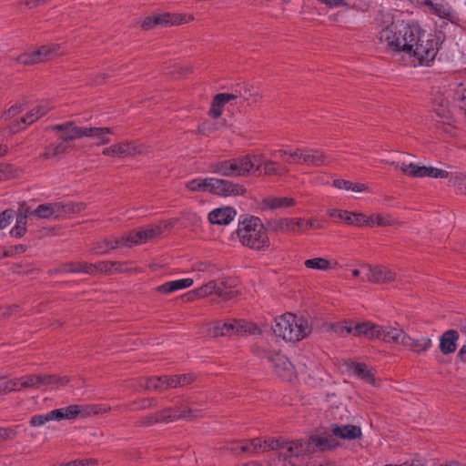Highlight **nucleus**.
I'll return each instance as SVG.
<instances>
[{
    "label": "nucleus",
    "instance_id": "f257e3e1",
    "mask_svg": "<svg viewBox=\"0 0 466 466\" xmlns=\"http://www.w3.org/2000/svg\"><path fill=\"white\" fill-rule=\"evenodd\" d=\"M377 21L380 22L378 37L381 43H386L393 51L406 53L420 66H429L433 61L439 43L419 25L394 19L390 14H381Z\"/></svg>",
    "mask_w": 466,
    "mask_h": 466
},
{
    "label": "nucleus",
    "instance_id": "f03ea898",
    "mask_svg": "<svg viewBox=\"0 0 466 466\" xmlns=\"http://www.w3.org/2000/svg\"><path fill=\"white\" fill-rule=\"evenodd\" d=\"M272 330L276 336L287 341H299L310 334L311 328L306 319L285 313L276 318Z\"/></svg>",
    "mask_w": 466,
    "mask_h": 466
},
{
    "label": "nucleus",
    "instance_id": "7ed1b4c3",
    "mask_svg": "<svg viewBox=\"0 0 466 466\" xmlns=\"http://www.w3.org/2000/svg\"><path fill=\"white\" fill-rule=\"evenodd\" d=\"M237 235L240 242L250 248L259 250L268 247L267 230L258 218L251 217L239 222Z\"/></svg>",
    "mask_w": 466,
    "mask_h": 466
},
{
    "label": "nucleus",
    "instance_id": "20e7f679",
    "mask_svg": "<svg viewBox=\"0 0 466 466\" xmlns=\"http://www.w3.org/2000/svg\"><path fill=\"white\" fill-rule=\"evenodd\" d=\"M330 448L331 444L328 438L317 435L311 436L308 440L284 441L283 445V451L288 454L289 460Z\"/></svg>",
    "mask_w": 466,
    "mask_h": 466
},
{
    "label": "nucleus",
    "instance_id": "39448f33",
    "mask_svg": "<svg viewBox=\"0 0 466 466\" xmlns=\"http://www.w3.org/2000/svg\"><path fill=\"white\" fill-rule=\"evenodd\" d=\"M258 327L251 322L242 319H229L228 321H215L208 325V334L212 338L232 335L254 334Z\"/></svg>",
    "mask_w": 466,
    "mask_h": 466
},
{
    "label": "nucleus",
    "instance_id": "423d86ee",
    "mask_svg": "<svg viewBox=\"0 0 466 466\" xmlns=\"http://www.w3.org/2000/svg\"><path fill=\"white\" fill-rule=\"evenodd\" d=\"M149 147L137 141L123 140L103 149L104 156L125 158L147 154Z\"/></svg>",
    "mask_w": 466,
    "mask_h": 466
},
{
    "label": "nucleus",
    "instance_id": "0eeeda50",
    "mask_svg": "<svg viewBox=\"0 0 466 466\" xmlns=\"http://www.w3.org/2000/svg\"><path fill=\"white\" fill-rule=\"evenodd\" d=\"M217 295L222 300H230L238 296V290L233 289V286L226 279L210 280L195 289V295L198 299L210 295Z\"/></svg>",
    "mask_w": 466,
    "mask_h": 466
},
{
    "label": "nucleus",
    "instance_id": "6e6552de",
    "mask_svg": "<svg viewBox=\"0 0 466 466\" xmlns=\"http://www.w3.org/2000/svg\"><path fill=\"white\" fill-rule=\"evenodd\" d=\"M392 165H395L396 167H399L405 175L411 177H433V178H447L449 177V172L444 169L433 167H426V166H419L414 163H395L392 162Z\"/></svg>",
    "mask_w": 466,
    "mask_h": 466
},
{
    "label": "nucleus",
    "instance_id": "1a4fd4ad",
    "mask_svg": "<svg viewBox=\"0 0 466 466\" xmlns=\"http://www.w3.org/2000/svg\"><path fill=\"white\" fill-rule=\"evenodd\" d=\"M267 359L272 363L276 375L283 380L291 381L296 377L295 368L285 355L268 353Z\"/></svg>",
    "mask_w": 466,
    "mask_h": 466
},
{
    "label": "nucleus",
    "instance_id": "9d476101",
    "mask_svg": "<svg viewBox=\"0 0 466 466\" xmlns=\"http://www.w3.org/2000/svg\"><path fill=\"white\" fill-rule=\"evenodd\" d=\"M363 268L368 269L366 274V280L370 283H383L388 284L397 280L396 271L384 265H370L365 264Z\"/></svg>",
    "mask_w": 466,
    "mask_h": 466
},
{
    "label": "nucleus",
    "instance_id": "9b49d317",
    "mask_svg": "<svg viewBox=\"0 0 466 466\" xmlns=\"http://www.w3.org/2000/svg\"><path fill=\"white\" fill-rule=\"evenodd\" d=\"M246 192L243 186L226 179L211 177L210 193L220 197L240 196Z\"/></svg>",
    "mask_w": 466,
    "mask_h": 466
},
{
    "label": "nucleus",
    "instance_id": "f8f14e48",
    "mask_svg": "<svg viewBox=\"0 0 466 466\" xmlns=\"http://www.w3.org/2000/svg\"><path fill=\"white\" fill-rule=\"evenodd\" d=\"M95 274L104 273L107 275L118 273H131L137 271L132 261H99L94 264Z\"/></svg>",
    "mask_w": 466,
    "mask_h": 466
},
{
    "label": "nucleus",
    "instance_id": "ddd939ff",
    "mask_svg": "<svg viewBox=\"0 0 466 466\" xmlns=\"http://www.w3.org/2000/svg\"><path fill=\"white\" fill-rule=\"evenodd\" d=\"M172 225L171 222L163 221L157 225H151L137 231H132L133 243L135 245H141L147 243L158 236H160L165 229Z\"/></svg>",
    "mask_w": 466,
    "mask_h": 466
},
{
    "label": "nucleus",
    "instance_id": "4468645a",
    "mask_svg": "<svg viewBox=\"0 0 466 466\" xmlns=\"http://www.w3.org/2000/svg\"><path fill=\"white\" fill-rule=\"evenodd\" d=\"M15 225L11 229L10 234L15 238H22L26 232L28 218H33L32 209L25 203L19 204L17 210L15 211Z\"/></svg>",
    "mask_w": 466,
    "mask_h": 466
},
{
    "label": "nucleus",
    "instance_id": "2eb2a0df",
    "mask_svg": "<svg viewBox=\"0 0 466 466\" xmlns=\"http://www.w3.org/2000/svg\"><path fill=\"white\" fill-rule=\"evenodd\" d=\"M234 91L238 96L237 98L239 106H252L262 97V94L258 88L251 85H238L234 87Z\"/></svg>",
    "mask_w": 466,
    "mask_h": 466
},
{
    "label": "nucleus",
    "instance_id": "dca6fc26",
    "mask_svg": "<svg viewBox=\"0 0 466 466\" xmlns=\"http://www.w3.org/2000/svg\"><path fill=\"white\" fill-rule=\"evenodd\" d=\"M171 381V375H163L159 377L143 378L139 380L138 383L146 390L162 391L173 389V382Z\"/></svg>",
    "mask_w": 466,
    "mask_h": 466
},
{
    "label": "nucleus",
    "instance_id": "f3484780",
    "mask_svg": "<svg viewBox=\"0 0 466 466\" xmlns=\"http://www.w3.org/2000/svg\"><path fill=\"white\" fill-rule=\"evenodd\" d=\"M52 129L61 132L60 138L63 142L84 137L85 127H77L74 122L68 121L64 124L55 125Z\"/></svg>",
    "mask_w": 466,
    "mask_h": 466
},
{
    "label": "nucleus",
    "instance_id": "a211bd4d",
    "mask_svg": "<svg viewBox=\"0 0 466 466\" xmlns=\"http://www.w3.org/2000/svg\"><path fill=\"white\" fill-rule=\"evenodd\" d=\"M330 431L335 437L348 441L360 439L362 436L360 427L351 424L334 423L330 426Z\"/></svg>",
    "mask_w": 466,
    "mask_h": 466
},
{
    "label": "nucleus",
    "instance_id": "6ab92c4d",
    "mask_svg": "<svg viewBox=\"0 0 466 466\" xmlns=\"http://www.w3.org/2000/svg\"><path fill=\"white\" fill-rule=\"evenodd\" d=\"M349 370L359 379L364 380L365 382L378 386V380L375 377V372L372 368H370L364 363L360 362H351L349 365Z\"/></svg>",
    "mask_w": 466,
    "mask_h": 466
},
{
    "label": "nucleus",
    "instance_id": "aec40b11",
    "mask_svg": "<svg viewBox=\"0 0 466 466\" xmlns=\"http://www.w3.org/2000/svg\"><path fill=\"white\" fill-rule=\"evenodd\" d=\"M459 332L455 329L445 331L440 338V350L443 355H449L456 351L459 340Z\"/></svg>",
    "mask_w": 466,
    "mask_h": 466
},
{
    "label": "nucleus",
    "instance_id": "412c9836",
    "mask_svg": "<svg viewBox=\"0 0 466 466\" xmlns=\"http://www.w3.org/2000/svg\"><path fill=\"white\" fill-rule=\"evenodd\" d=\"M327 213L329 217H337L339 219L344 220L349 225L364 227V214L362 213H355L340 209H329Z\"/></svg>",
    "mask_w": 466,
    "mask_h": 466
},
{
    "label": "nucleus",
    "instance_id": "4be33fe9",
    "mask_svg": "<svg viewBox=\"0 0 466 466\" xmlns=\"http://www.w3.org/2000/svg\"><path fill=\"white\" fill-rule=\"evenodd\" d=\"M379 329L376 339H382L385 342L402 344L404 339H406V333L402 329L380 325Z\"/></svg>",
    "mask_w": 466,
    "mask_h": 466
},
{
    "label": "nucleus",
    "instance_id": "5701e85b",
    "mask_svg": "<svg viewBox=\"0 0 466 466\" xmlns=\"http://www.w3.org/2000/svg\"><path fill=\"white\" fill-rule=\"evenodd\" d=\"M235 159L238 163V169H239L240 175L242 177H248L250 174H252L254 171L260 170L261 166L260 165L256 166L255 161H260L261 156L245 155V156L238 157Z\"/></svg>",
    "mask_w": 466,
    "mask_h": 466
},
{
    "label": "nucleus",
    "instance_id": "b1692460",
    "mask_svg": "<svg viewBox=\"0 0 466 466\" xmlns=\"http://www.w3.org/2000/svg\"><path fill=\"white\" fill-rule=\"evenodd\" d=\"M237 212L230 207L217 208L208 214V219L212 224L228 225L232 221Z\"/></svg>",
    "mask_w": 466,
    "mask_h": 466
},
{
    "label": "nucleus",
    "instance_id": "393cba45",
    "mask_svg": "<svg viewBox=\"0 0 466 466\" xmlns=\"http://www.w3.org/2000/svg\"><path fill=\"white\" fill-rule=\"evenodd\" d=\"M54 273H62V272H72L78 273L83 272L89 275L95 274L94 264L88 262H70L66 263L58 268L52 270Z\"/></svg>",
    "mask_w": 466,
    "mask_h": 466
},
{
    "label": "nucleus",
    "instance_id": "a878e982",
    "mask_svg": "<svg viewBox=\"0 0 466 466\" xmlns=\"http://www.w3.org/2000/svg\"><path fill=\"white\" fill-rule=\"evenodd\" d=\"M114 132L109 127H85L84 137H90L96 141L97 146L106 145L110 142L109 135Z\"/></svg>",
    "mask_w": 466,
    "mask_h": 466
},
{
    "label": "nucleus",
    "instance_id": "bb28decb",
    "mask_svg": "<svg viewBox=\"0 0 466 466\" xmlns=\"http://www.w3.org/2000/svg\"><path fill=\"white\" fill-rule=\"evenodd\" d=\"M60 209L59 202L42 204L32 210V214L38 218H60Z\"/></svg>",
    "mask_w": 466,
    "mask_h": 466
},
{
    "label": "nucleus",
    "instance_id": "cd10ccee",
    "mask_svg": "<svg viewBox=\"0 0 466 466\" xmlns=\"http://www.w3.org/2000/svg\"><path fill=\"white\" fill-rule=\"evenodd\" d=\"M377 225L379 227H389L400 225V222L395 219L390 214H372L370 217L364 215V227Z\"/></svg>",
    "mask_w": 466,
    "mask_h": 466
},
{
    "label": "nucleus",
    "instance_id": "c85d7f7f",
    "mask_svg": "<svg viewBox=\"0 0 466 466\" xmlns=\"http://www.w3.org/2000/svg\"><path fill=\"white\" fill-rule=\"evenodd\" d=\"M194 280L190 278L166 282L157 288V291L163 294H169L177 290L189 288Z\"/></svg>",
    "mask_w": 466,
    "mask_h": 466
},
{
    "label": "nucleus",
    "instance_id": "c756f323",
    "mask_svg": "<svg viewBox=\"0 0 466 466\" xmlns=\"http://www.w3.org/2000/svg\"><path fill=\"white\" fill-rule=\"evenodd\" d=\"M327 156L319 149H304L302 164L313 167H320L326 165Z\"/></svg>",
    "mask_w": 466,
    "mask_h": 466
},
{
    "label": "nucleus",
    "instance_id": "7c9ffc66",
    "mask_svg": "<svg viewBox=\"0 0 466 466\" xmlns=\"http://www.w3.org/2000/svg\"><path fill=\"white\" fill-rule=\"evenodd\" d=\"M354 329L356 337L363 336L369 339H376L378 337V331H380L379 325L370 321L356 323L354 325Z\"/></svg>",
    "mask_w": 466,
    "mask_h": 466
},
{
    "label": "nucleus",
    "instance_id": "2f4dec72",
    "mask_svg": "<svg viewBox=\"0 0 466 466\" xmlns=\"http://www.w3.org/2000/svg\"><path fill=\"white\" fill-rule=\"evenodd\" d=\"M306 268L310 269H318L321 271H327L331 268H336L339 263L336 260L328 259L321 257H317L304 261Z\"/></svg>",
    "mask_w": 466,
    "mask_h": 466
},
{
    "label": "nucleus",
    "instance_id": "473e14b6",
    "mask_svg": "<svg viewBox=\"0 0 466 466\" xmlns=\"http://www.w3.org/2000/svg\"><path fill=\"white\" fill-rule=\"evenodd\" d=\"M19 64L24 66H33L45 63L40 46L35 50H28L19 55L15 59Z\"/></svg>",
    "mask_w": 466,
    "mask_h": 466
},
{
    "label": "nucleus",
    "instance_id": "72a5a7b5",
    "mask_svg": "<svg viewBox=\"0 0 466 466\" xmlns=\"http://www.w3.org/2000/svg\"><path fill=\"white\" fill-rule=\"evenodd\" d=\"M263 208L278 209L287 208L296 205V200L293 198H267L263 200Z\"/></svg>",
    "mask_w": 466,
    "mask_h": 466
},
{
    "label": "nucleus",
    "instance_id": "f704fd0d",
    "mask_svg": "<svg viewBox=\"0 0 466 466\" xmlns=\"http://www.w3.org/2000/svg\"><path fill=\"white\" fill-rule=\"evenodd\" d=\"M431 344L430 338L414 339L406 333V339H404L401 345L410 348L416 353H420L428 350L431 347Z\"/></svg>",
    "mask_w": 466,
    "mask_h": 466
},
{
    "label": "nucleus",
    "instance_id": "c9c22d12",
    "mask_svg": "<svg viewBox=\"0 0 466 466\" xmlns=\"http://www.w3.org/2000/svg\"><path fill=\"white\" fill-rule=\"evenodd\" d=\"M22 378V388L25 390H40L43 388V373L26 374Z\"/></svg>",
    "mask_w": 466,
    "mask_h": 466
},
{
    "label": "nucleus",
    "instance_id": "e433bc0d",
    "mask_svg": "<svg viewBox=\"0 0 466 466\" xmlns=\"http://www.w3.org/2000/svg\"><path fill=\"white\" fill-rule=\"evenodd\" d=\"M67 149L68 146L63 141L57 144H51L46 147V150L41 155V157L45 159L59 158L61 155L67 151Z\"/></svg>",
    "mask_w": 466,
    "mask_h": 466
},
{
    "label": "nucleus",
    "instance_id": "4c0bfd02",
    "mask_svg": "<svg viewBox=\"0 0 466 466\" xmlns=\"http://www.w3.org/2000/svg\"><path fill=\"white\" fill-rule=\"evenodd\" d=\"M431 7L433 12L441 18L448 19L452 24L457 22V17L450 6L443 4L431 3Z\"/></svg>",
    "mask_w": 466,
    "mask_h": 466
},
{
    "label": "nucleus",
    "instance_id": "58836bf2",
    "mask_svg": "<svg viewBox=\"0 0 466 466\" xmlns=\"http://www.w3.org/2000/svg\"><path fill=\"white\" fill-rule=\"evenodd\" d=\"M211 177L195 178L186 183V187L192 192H210Z\"/></svg>",
    "mask_w": 466,
    "mask_h": 466
},
{
    "label": "nucleus",
    "instance_id": "ea45409f",
    "mask_svg": "<svg viewBox=\"0 0 466 466\" xmlns=\"http://www.w3.org/2000/svg\"><path fill=\"white\" fill-rule=\"evenodd\" d=\"M261 166L263 167L264 175L267 176H281L288 173V168L273 160H265Z\"/></svg>",
    "mask_w": 466,
    "mask_h": 466
},
{
    "label": "nucleus",
    "instance_id": "a19ab883",
    "mask_svg": "<svg viewBox=\"0 0 466 466\" xmlns=\"http://www.w3.org/2000/svg\"><path fill=\"white\" fill-rule=\"evenodd\" d=\"M118 248V242L114 241L113 238H105L96 242L92 248V250L96 254H106L110 250Z\"/></svg>",
    "mask_w": 466,
    "mask_h": 466
},
{
    "label": "nucleus",
    "instance_id": "79ce46f5",
    "mask_svg": "<svg viewBox=\"0 0 466 466\" xmlns=\"http://www.w3.org/2000/svg\"><path fill=\"white\" fill-rule=\"evenodd\" d=\"M158 24L161 26L178 25L183 24L185 15L178 14L164 13L157 15Z\"/></svg>",
    "mask_w": 466,
    "mask_h": 466
},
{
    "label": "nucleus",
    "instance_id": "37998d69",
    "mask_svg": "<svg viewBox=\"0 0 466 466\" xmlns=\"http://www.w3.org/2000/svg\"><path fill=\"white\" fill-rule=\"evenodd\" d=\"M5 147H0V157L6 153ZM17 175V170L9 164L0 163V181L10 179Z\"/></svg>",
    "mask_w": 466,
    "mask_h": 466
},
{
    "label": "nucleus",
    "instance_id": "c03bdc74",
    "mask_svg": "<svg viewBox=\"0 0 466 466\" xmlns=\"http://www.w3.org/2000/svg\"><path fill=\"white\" fill-rule=\"evenodd\" d=\"M173 382V389L184 388L189 386L196 381L197 377L193 373L171 375Z\"/></svg>",
    "mask_w": 466,
    "mask_h": 466
},
{
    "label": "nucleus",
    "instance_id": "a18cd8bd",
    "mask_svg": "<svg viewBox=\"0 0 466 466\" xmlns=\"http://www.w3.org/2000/svg\"><path fill=\"white\" fill-rule=\"evenodd\" d=\"M177 410L179 411L177 414V420H193L202 417L201 410L193 409L191 407L177 408Z\"/></svg>",
    "mask_w": 466,
    "mask_h": 466
},
{
    "label": "nucleus",
    "instance_id": "49530a36",
    "mask_svg": "<svg viewBox=\"0 0 466 466\" xmlns=\"http://www.w3.org/2000/svg\"><path fill=\"white\" fill-rule=\"evenodd\" d=\"M50 110V107L46 105H38L33 109H31L29 112L26 113L27 115V123L33 124L45 115H46Z\"/></svg>",
    "mask_w": 466,
    "mask_h": 466
},
{
    "label": "nucleus",
    "instance_id": "de8ad7c7",
    "mask_svg": "<svg viewBox=\"0 0 466 466\" xmlns=\"http://www.w3.org/2000/svg\"><path fill=\"white\" fill-rule=\"evenodd\" d=\"M42 56L44 57L45 62H47L54 58L55 56H60L59 53L61 49V45L59 44H48L43 45L40 46Z\"/></svg>",
    "mask_w": 466,
    "mask_h": 466
},
{
    "label": "nucleus",
    "instance_id": "09e8293b",
    "mask_svg": "<svg viewBox=\"0 0 466 466\" xmlns=\"http://www.w3.org/2000/svg\"><path fill=\"white\" fill-rule=\"evenodd\" d=\"M66 420H73L76 417L86 418L85 405H70L63 408Z\"/></svg>",
    "mask_w": 466,
    "mask_h": 466
},
{
    "label": "nucleus",
    "instance_id": "8fccbe9b",
    "mask_svg": "<svg viewBox=\"0 0 466 466\" xmlns=\"http://www.w3.org/2000/svg\"><path fill=\"white\" fill-rule=\"evenodd\" d=\"M274 230L278 231H284V232H289V231H295V218H281L273 221Z\"/></svg>",
    "mask_w": 466,
    "mask_h": 466
},
{
    "label": "nucleus",
    "instance_id": "3c124183",
    "mask_svg": "<svg viewBox=\"0 0 466 466\" xmlns=\"http://www.w3.org/2000/svg\"><path fill=\"white\" fill-rule=\"evenodd\" d=\"M176 408L167 407L159 410L157 414L158 416L160 423H169L177 420V414Z\"/></svg>",
    "mask_w": 466,
    "mask_h": 466
},
{
    "label": "nucleus",
    "instance_id": "603ef678",
    "mask_svg": "<svg viewBox=\"0 0 466 466\" xmlns=\"http://www.w3.org/2000/svg\"><path fill=\"white\" fill-rule=\"evenodd\" d=\"M112 410V408L106 404H91L85 405L86 410V418L90 417L92 415H98L103 413H107Z\"/></svg>",
    "mask_w": 466,
    "mask_h": 466
},
{
    "label": "nucleus",
    "instance_id": "864d4df0",
    "mask_svg": "<svg viewBox=\"0 0 466 466\" xmlns=\"http://www.w3.org/2000/svg\"><path fill=\"white\" fill-rule=\"evenodd\" d=\"M60 209V217L65 214H74L79 213L86 208V205L84 203H66L62 204L59 202Z\"/></svg>",
    "mask_w": 466,
    "mask_h": 466
},
{
    "label": "nucleus",
    "instance_id": "5fc2aeb1",
    "mask_svg": "<svg viewBox=\"0 0 466 466\" xmlns=\"http://www.w3.org/2000/svg\"><path fill=\"white\" fill-rule=\"evenodd\" d=\"M290 461H289L288 454L280 451L278 454L271 456L268 461V466H289Z\"/></svg>",
    "mask_w": 466,
    "mask_h": 466
},
{
    "label": "nucleus",
    "instance_id": "6e6d98bb",
    "mask_svg": "<svg viewBox=\"0 0 466 466\" xmlns=\"http://www.w3.org/2000/svg\"><path fill=\"white\" fill-rule=\"evenodd\" d=\"M229 160L219 161L210 165V172L219 174L224 177H230Z\"/></svg>",
    "mask_w": 466,
    "mask_h": 466
},
{
    "label": "nucleus",
    "instance_id": "4d7b16f0",
    "mask_svg": "<svg viewBox=\"0 0 466 466\" xmlns=\"http://www.w3.org/2000/svg\"><path fill=\"white\" fill-rule=\"evenodd\" d=\"M262 444H263V451H283L284 441L279 440V439L271 438V439L262 441Z\"/></svg>",
    "mask_w": 466,
    "mask_h": 466
},
{
    "label": "nucleus",
    "instance_id": "13d9d810",
    "mask_svg": "<svg viewBox=\"0 0 466 466\" xmlns=\"http://www.w3.org/2000/svg\"><path fill=\"white\" fill-rule=\"evenodd\" d=\"M450 183L457 187L460 194L466 196V176H455L450 179Z\"/></svg>",
    "mask_w": 466,
    "mask_h": 466
},
{
    "label": "nucleus",
    "instance_id": "bf43d9fd",
    "mask_svg": "<svg viewBox=\"0 0 466 466\" xmlns=\"http://www.w3.org/2000/svg\"><path fill=\"white\" fill-rule=\"evenodd\" d=\"M303 148H296L293 151H289V157L286 159V163L289 164H302L303 160Z\"/></svg>",
    "mask_w": 466,
    "mask_h": 466
},
{
    "label": "nucleus",
    "instance_id": "052dcab7",
    "mask_svg": "<svg viewBox=\"0 0 466 466\" xmlns=\"http://www.w3.org/2000/svg\"><path fill=\"white\" fill-rule=\"evenodd\" d=\"M48 421H52L50 418V412H47L46 414L34 415L33 417H31L29 423L32 427H40Z\"/></svg>",
    "mask_w": 466,
    "mask_h": 466
},
{
    "label": "nucleus",
    "instance_id": "680f3d73",
    "mask_svg": "<svg viewBox=\"0 0 466 466\" xmlns=\"http://www.w3.org/2000/svg\"><path fill=\"white\" fill-rule=\"evenodd\" d=\"M218 101L224 103L226 105L227 103H231L233 106H239L238 104V96L236 95L234 89L231 93H220L218 94Z\"/></svg>",
    "mask_w": 466,
    "mask_h": 466
},
{
    "label": "nucleus",
    "instance_id": "e2e57ef3",
    "mask_svg": "<svg viewBox=\"0 0 466 466\" xmlns=\"http://www.w3.org/2000/svg\"><path fill=\"white\" fill-rule=\"evenodd\" d=\"M15 218V210L6 209L0 213V229L5 228Z\"/></svg>",
    "mask_w": 466,
    "mask_h": 466
},
{
    "label": "nucleus",
    "instance_id": "0e129e2a",
    "mask_svg": "<svg viewBox=\"0 0 466 466\" xmlns=\"http://www.w3.org/2000/svg\"><path fill=\"white\" fill-rule=\"evenodd\" d=\"M156 423H160L157 413L156 414H148L147 416L140 418L137 420V425L138 427H149Z\"/></svg>",
    "mask_w": 466,
    "mask_h": 466
},
{
    "label": "nucleus",
    "instance_id": "69168bd1",
    "mask_svg": "<svg viewBox=\"0 0 466 466\" xmlns=\"http://www.w3.org/2000/svg\"><path fill=\"white\" fill-rule=\"evenodd\" d=\"M24 109H25L24 104L16 103L15 105H13L8 110L5 111L2 117L5 120H8V119L15 116L22 111H24Z\"/></svg>",
    "mask_w": 466,
    "mask_h": 466
},
{
    "label": "nucleus",
    "instance_id": "338daca9",
    "mask_svg": "<svg viewBox=\"0 0 466 466\" xmlns=\"http://www.w3.org/2000/svg\"><path fill=\"white\" fill-rule=\"evenodd\" d=\"M224 103L218 101V96L216 95L213 98L211 108L209 109V116L213 118H218L222 114V107L224 106Z\"/></svg>",
    "mask_w": 466,
    "mask_h": 466
},
{
    "label": "nucleus",
    "instance_id": "774afa93",
    "mask_svg": "<svg viewBox=\"0 0 466 466\" xmlns=\"http://www.w3.org/2000/svg\"><path fill=\"white\" fill-rule=\"evenodd\" d=\"M159 25L157 15L147 16L141 23V28L148 31Z\"/></svg>",
    "mask_w": 466,
    "mask_h": 466
}]
</instances>
